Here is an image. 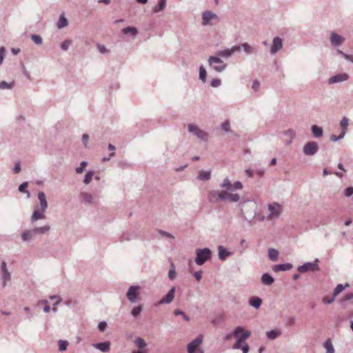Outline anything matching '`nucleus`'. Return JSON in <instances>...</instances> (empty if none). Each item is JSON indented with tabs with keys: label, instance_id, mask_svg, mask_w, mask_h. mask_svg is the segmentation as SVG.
<instances>
[{
	"label": "nucleus",
	"instance_id": "1",
	"mask_svg": "<svg viewBox=\"0 0 353 353\" xmlns=\"http://www.w3.org/2000/svg\"><path fill=\"white\" fill-rule=\"evenodd\" d=\"M221 187L225 188V190L222 191H210L208 194V200L210 202L216 203L221 201H228L230 202H237L240 199V196L236 193L230 192L233 189L241 190L243 185L240 181H236L232 184L228 178L223 180L221 184Z\"/></svg>",
	"mask_w": 353,
	"mask_h": 353
},
{
	"label": "nucleus",
	"instance_id": "7",
	"mask_svg": "<svg viewBox=\"0 0 353 353\" xmlns=\"http://www.w3.org/2000/svg\"><path fill=\"white\" fill-rule=\"evenodd\" d=\"M139 286H130L127 292V298L128 300L134 303L137 301L139 295Z\"/></svg>",
	"mask_w": 353,
	"mask_h": 353
},
{
	"label": "nucleus",
	"instance_id": "57",
	"mask_svg": "<svg viewBox=\"0 0 353 353\" xmlns=\"http://www.w3.org/2000/svg\"><path fill=\"white\" fill-rule=\"evenodd\" d=\"M168 276H169V278H170V279H172H172H174L175 278V276H176V272H175V271H174V268H172V269H170V271H169V274H168Z\"/></svg>",
	"mask_w": 353,
	"mask_h": 353
},
{
	"label": "nucleus",
	"instance_id": "20",
	"mask_svg": "<svg viewBox=\"0 0 353 353\" xmlns=\"http://www.w3.org/2000/svg\"><path fill=\"white\" fill-rule=\"evenodd\" d=\"M1 268L3 272V278L4 279L3 285H5L6 282L10 279V274L6 269V263L5 262L2 263Z\"/></svg>",
	"mask_w": 353,
	"mask_h": 353
},
{
	"label": "nucleus",
	"instance_id": "46",
	"mask_svg": "<svg viewBox=\"0 0 353 353\" xmlns=\"http://www.w3.org/2000/svg\"><path fill=\"white\" fill-rule=\"evenodd\" d=\"M21 237H22L23 240H24V241L29 240L31 237V232L27 231V232H23L21 235Z\"/></svg>",
	"mask_w": 353,
	"mask_h": 353
},
{
	"label": "nucleus",
	"instance_id": "64",
	"mask_svg": "<svg viewBox=\"0 0 353 353\" xmlns=\"http://www.w3.org/2000/svg\"><path fill=\"white\" fill-rule=\"evenodd\" d=\"M132 353H148V350L139 349V350L133 351Z\"/></svg>",
	"mask_w": 353,
	"mask_h": 353
},
{
	"label": "nucleus",
	"instance_id": "23",
	"mask_svg": "<svg viewBox=\"0 0 353 353\" xmlns=\"http://www.w3.org/2000/svg\"><path fill=\"white\" fill-rule=\"evenodd\" d=\"M268 256L272 261H276L279 257V252L277 250L271 248L268 250Z\"/></svg>",
	"mask_w": 353,
	"mask_h": 353
},
{
	"label": "nucleus",
	"instance_id": "30",
	"mask_svg": "<svg viewBox=\"0 0 353 353\" xmlns=\"http://www.w3.org/2000/svg\"><path fill=\"white\" fill-rule=\"evenodd\" d=\"M229 255V252L223 246L219 247V256L221 260H225Z\"/></svg>",
	"mask_w": 353,
	"mask_h": 353
},
{
	"label": "nucleus",
	"instance_id": "60",
	"mask_svg": "<svg viewBox=\"0 0 353 353\" xmlns=\"http://www.w3.org/2000/svg\"><path fill=\"white\" fill-rule=\"evenodd\" d=\"M50 299H52H52H57V301H56V302H55V303H54V305H58V304L61 301V300H62L61 297L57 296H50Z\"/></svg>",
	"mask_w": 353,
	"mask_h": 353
},
{
	"label": "nucleus",
	"instance_id": "2",
	"mask_svg": "<svg viewBox=\"0 0 353 353\" xmlns=\"http://www.w3.org/2000/svg\"><path fill=\"white\" fill-rule=\"evenodd\" d=\"M234 336L237 339L236 342L233 346L234 349H240L245 340L248 339L251 332L249 330H245L241 326L236 327L234 331Z\"/></svg>",
	"mask_w": 353,
	"mask_h": 353
},
{
	"label": "nucleus",
	"instance_id": "12",
	"mask_svg": "<svg viewBox=\"0 0 353 353\" xmlns=\"http://www.w3.org/2000/svg\"><path fill=\"white\" fill-rule=\"evenodd\" d=\"M174 292H175V288L173 287L170 289V290L168 292V293L164 297H163L162 299H161L159 301V302L157 303V305H161V304H164V303H171L174 299Z\"/></svg>",
	"mask_w": 353,
	"mask_h": 353
},
{
	"label": "nucleus",
	"instance_id": "24",
	"mask_svg": "<svg viewBox=\"0 0 353 353\" xmlns=\"http://www.w3.org/2000/svg\"><path fill=\"white\" fill-rule=\"evenodd\" d=\"M134 343L140 350H145V347L147 346V343L144 339L140 337H138L134 340Z\"/></svg>",
	"mask_w": 353,
	"mask_h": 353
},
{
	"label": "nucleus",
	"instance_id": "37",
	"mask_svg": "<svg viewBox=\"0 0 353 353\" xmlns=\"http://www.w3.org/2000/svg\"><path fill=\"white\" fill-rule=\"evenodd\" d=\"M49 230H50V226L49 225H46V226H43V227H40V228H34L33 230V232L43 234V233L47 232Z\"/></svg>",
	"mask_w": 353,
	"mask_h": 353
},
{
	"label": "nucleus",
	"instance_id": "3",
	"mask_svg": "<svg viewBox=\"0 0 353 353\" xmlns=\"http://www.w3.org/2000/svg\"><path fill=\"white\" fill-rule=\"evenodd\" d=\"M196 257L195 262L197 265H201L211 258L212 252L210 249H197L196 250Z\"/></svg>",
	"mask_w": 353,
	"mask_h": 353
},
{
	"label": "nucleus",
	"instance_id": "42",
	"mask_svg": "<svg viewBox=\"0 0 353 353\" xmlns=\"http://www.w3.org/2000/svg\"><path fill=\"white\" fill-rule=\"evenodd\" d=\"M199 77L200 79L203 81H205V79H206V71L205 70L201 67L200 68V71H199Z\"/></svg>",
	"mask_w": 353,
	"mask_h": 353
},
{
	"label": "nucleus",
	"instance_id": "38",
	"mask_svg": "<svg viewBox=\"0 0 353 353\" xmlns=\"http://www.w3.org/2000/svg\"><path fill=\"white\" fill-rule=\"evenodd\" d=\"M94 176V172H92V171H89L85 176V178H84V181L83 182L85 183V184H88L90 183V181H92V179Z\"/></svg>",
	"mask_w": 353,
	"mask_h": 353
},
{
	"label": "nucleus",
	"instance_id": "6",
	"mask_svg": "<svg viewBox=\"0 0 353 353\" xmlns=\"http://www.w3.org/2000/svg\"><path fill=\"white\" fill-rule=\"evenodd\" d=\"M209 63L217 72H221L225 68V65L223 63V61L216 57H210Z\"/></svg>",
	"mask_w": 353,
	"mask_h": 353
},
{
	"label": "nucleus",
	"instance_id": "56",
	"mask_svg": "<svg viewBox=\"0 0 353 353\" xmlns=\"http://www.w3.org/2000/svg\"><path fill=\"white\" fill-rule=\"evenodd\" d=\"M334 296L332 297V298H328V297H324L323 299V301L325 303H327V304H330V303H332L334 300Z\"/></svg>",
	"mask_w": 353,
	"mask_h": 353
},
{
	"label": "nucleus",
	"instance_id": "10",
	"mask_svg": "<svg viewBox=\"0 0 353 353\" xmlns=\"http://www.w3.org/2000/svg\"><path fill=\"white\" fill-rule=\"evenodd\" d=\"M203 24L204 26L210 24L212 20H214L216 22L219 21L218 16L211 11H205L202 14Z\"/></svg>",
	"mask_w": 353,
	"mask_h": 353
},
{
	"label": "nucleus",
	"instance_id": "26",
	"mask_svg": "<svg viewBox=\"0 0 353 353\" xmlns=\"http://www.w3.org/2000/svg\"><path fill=\"white\" fill-rule=\"evenodd\" d=\"M46 216L44 215V212H40L39 210H36L34 211L33 214L32 216V221H36L38 219H45Z\"/></svg>",
	"mask_w": 353,
	"mask_h": 353
},
{
	"label": "nucleus",
	"instance_id": "18",
	"mask_svg": "<svg viewBox=\"0 0 353 353\" xmlns=\"http://www.w3.org/2000/svg\"><path fill=\"white\" fill-rule=\"evenodd\" d=\"M343 41H344V39L341 36H340L336 33L332 34L331 42L333 45H335V46L340 45L343 42Z\"/></svg>",
	"mask_w": 353,
	"mask_h": 353
},
{
	"label": "nucleus",
	"instance_id": "51",
	"mask_svg": "<svg viewBox=\"0 0 353 353\" xmlns=\"http://www.w3.org/2000/svg\"><path fill=\"white\" fill-rule=\"evenodd\" d=\"M221 85V80L220 79H213L212 81H211V85L212 87H218L219 85Z\"/></svg>",
	"mask_w": 353,
	"mask_h": 353
},
{
	"label": "nucleus",
	"instance_id": "5",
	"mask_svg": "<svg viewBox=\"0 0 353 353\" xmlns=\"http://www.w3.org/2000/svg\"><path fill=\"white\" fill-rule=\"evenodd\" d=\"M282 210V207L281 205L274 203L272 204H270L268 205V211L269 214L268 215V218L269 219H274L277 218L279 214H281Z\"/></svg>",
	"mask_w": 353,
	"mask_h": 353
},
{
	"label": "nucleus",
	"instance_id": "13",
	"mask_svg": "<svg viewBox=\"0 0 353 353\" xmlns=\"http://www.w3.org/2000/svg\"><path fill=\"white\" fill-rule=\"evenodd\" d=\"M283 46V42L281 38L276 37L273 40V43L271 47L270 52L272 54L276 53Z\"/></svg>",
	"mask_w": 353,
	"mask_h": 353
},
{
	"label": "nucleus",
	"instance_id": "31",
	"mask_svg": "<svg viewBox=\"0 0 353 353\" xmlns=\"http://www.w3.org/2000/svg\"><path fill=\"white\" fill-rule=\"evenodd\" d=\"M81 197H82L83 201L85 203H92L94 202L92 196L89 193H86V192L82 193Z\"/></svg>",
	"mask_w": 353,
	"mask_h": 353
},
{
	"label": "nucleus",
	"instance_id": "41",
	"mask_svg": "<svg viewBox=\"0 0 353 353\" xmlns=\"http://www.w3.org/2000/svg\"><path fill=\"white\" fill-rule=\"evenodd\" d=\"M86 165H87V162H85V161H82V162L81 163L80 166H79V167H78V168L76 169V172H77V173H78V174H81V173L83 172V170H85V168Z\"/></svg>",
	"mask_w": 353,
	"mask_h": 353
},
{
	"label": "nucleus",
	"instance_id": "44",
	"mask_svg": "<svg viewBox=\"0 0 353 353\" xmlns=\"http://www.w3.org/2000/svg\"><path fill=\"white\" fill-rule=\"evenodd\" d=\"M141 311V306L135 307L132 310V314L134 316H138L140 314Z\"/></svg>",
	"mask_w": 353,
	"mask_h": 353
},
{
	"label": "nucleus",
	"instance_id": "36",
	"mask_svg": "<svg viewBox=\"0 0 353 353\" xmlns=\"http://www.w3.org/2000/svg\"><path fill=\"white\" fill-rule=\"evenodd\" d=\"M68 23V20L63 16H61L59 19L57 26L59 28H62L67 26Z\"/></svg>",
	"mask_w": 353,
	"mask_h": 353
},
{
	"label": "nucleus",
	"instance_id": "45",
	"mask_svg": "<svg viewBox=\"0 0 353 353\" xmlns=\"http://www.w3.org/2000/svg\"><path fill=\"white\" fill-rule=\"evenodd\" d=\"M71 43V41H69V40H66L65 41H63L61 44V49L63 50H67L69 48V46L70 45Z\"/></svg>",
	"mask_w": 353,
	"mask_h": 353
},
{
	"label": "nucleus",
	"instance_id": "40",
	"mask_svg": "<svg viewBox=\"0 0 353 353\" xmlns=\"http://www.w3.org/2000/svg\"><path fill=\"white\" fill-rule=\"evenodd\" d=\"M68 343L65 341H59V349L60 351H64L67 349Z\"/></svg>",
	"mask_w": 353,
	"mask_h": 353
},
{
	"label": "nucleus",
	"instance_id": "19",
	"mask_svg": "<svg viewBox=\"0 0 353 353\" xmlns=\"http://www.w3.org/2000/svg\"><path fill=\"white\" fill-rule=\"evenodd\" d=\"M292 265L290 263H285V264H281V265H276L273 267V270L274 272H279V271H286L289 270L292 268Z\"/></svg>",
	"mask_w": 353,
	"mask_h": 353
},
{
	"label": "nucleus",
	"instance_id": "54",
	"mask_svg": "<svg viewBox=\"0 0 353 353\" xmlns=\"http://www.w3.org/2000/svg\"><path fill=\"white\" fill-rule=\"evenodd\" d=\"M97 48L99 49V51L101 52V53H105V52H109L108 50H107L105 48V47L103 45H100V44H98L97 45Z\"/></svg>",
	"mask_w": 353,
	"mask_h": 353
},
{
	"label": "nucleus",
	"instance_id": "4",
	"mask_svg": "<svg viewBox=\"0 0 353 353\" xmlns=\"http://www.w3.org/2000/svg\"><path fill=\"white\" fill-rule=\"evenodd\" d=\"M203 341V336H198L194 340L190 342L187 347L188 353H203V351L199 348Z\"/></svg>",
	"mask_w": 353,
	"mask_h": 353
},
{
	"label": "nucleus",
	"instance_id": "21",
	"mask_svg": "<svg viewBox=\"0 0 353 353\" xmlns=\"http://www.w3.org/2000/svg\"><path fill=\"white\" fill-rule=\"evenodd\" d=\"M261 281L265 285H270L274 283V279L270 274L265 273L263 274Z\"/></svg>",
	"mask_w": 353,
	"mask_h": 353
},
{
	"label": "nucleus",
	"instance_id": "61",
	"mask_svg": "<svg viewBox=\"0 0 353 353\" xmlns=\"http://www.w3.org/2000/svg\"><path fill=\"white\" fill-rule=\"evenodd\" d=\"M241 348L242 349L243 353H248L249 351V346L246 343L245 345L242 344Z\"/></svg>",
	"mask_w": 353,
	"mask_h": 353
},
{
	"label": "nucleus",
	"instance_id": "63",
	"mask_svg": "<svg viewBox=\"0 0 353 353\" xmlns=\"http://www.w3.org/2000/svg\"><path fill=\"white\" fill-rule=\"evenodd\" d=\"M4 48H2L0 49V65L2 63L3 60V54H4Z\"/></svg>",
	"mask_w": 353,
	"mask_h": 353
},
{
	"label": "nucleus",
	"instance_id": "58",
	"mask_svg": "<svg viewBox=\"0 0 353 353\" xmlns=\"http://www.w3.org/2000/svg\"><path fill=\"white\" fill-rule=\"evenodd\" d=\"M295 323V319L293 317H290L287 320L286 325L291 326L293 325Z\"/></svg>",
	"mask_w": 353,
	"mask_h": 353
},
{
	"label": "nucleus",
	"instance_id": "16",
	"mask_svg": "<svg viewBox=\"0 0 353 353\" xmlns=\"http://www.w3.org/2000/svg\"><path fill=\"white\" fill-rule=\"evenodd\" d=\"M349 76L345 74H339L336 76L331 77L329 80L330 83H334L347 80Z\"/></svg>",
	"mask_w": 353,
	"mask_h": 353
},
{
	"label": "nucleus",
	"instance_id": "15",
	"mask_svg": "<svg viewBox=\"0 0 353 353\" xmlns=\"http://www.w3.org/2000/svg\"><path fill=\"white\" fill-rule=\"evenodd\" d=\"M38 199L40 202L41 210L43 212H45L48 208V203L46 198V194L43 192H40L38 194Z\"/></svg>",
	"mask_w": 353,
	"mask_h": 353
},
{
	"label": "nucleus",
	"instance_id": "28",
	"mask_svg": "<svg viewBox=\"0 0 353 353\" xmlns=\"http://www.w3.org/2000/svg\"><path fill=\"white\" fill-rule=\"evenodd\" d=\"M324 347L326 350V353H334V350L330 339H327L324 343Z\"/></svg>",
	"mask_w": 353,
	"mask_h": 353
},
{
	"label": "nucleus",
	"instance_id": "25",
	"mask_svg": "<svg viewBox=\"0 0 353 353\" xmlns=\"http://www.w3.org/2000/svg\"><path fill=\"white\" fill-rule=\"evenodd\" d=\"M340 124L343 129L342 132L341 133V137H343L346 133L347 127L349 124V121L346 117H343V119L341 121Z\"/></svg>",
	"mask_w": 353,
	"mask_h": 353
},
{
	"label": "nucleus",
	"instance_id": "32",
	"mask_svg": "<svg viewBox=\"0 0 353 353\" xmlns=\"http://www.w3.org/2000/svg\"><path fill=\"white\" fill-rule=\"evenodd\" d=\"M281 332L280 330H272L267 332V336L270 339H274L279 335H281Z\"/></svg>",
	"mask_w": 353,
	"mask_h": 353
},
{
	"label": "nucleus",
	"instance_id": "49",
	"mask_svg": "<svg viewBox=\"0 0 353 353\" xmlns=\"http://www.w3.org/2000/svg\"><path fill=\"white\" fill-rule=\"evenodd\" d=\"M39 304H45L46 305L44 307V309H43V310L46 312H49L50 311V305H48L47 304V301H46V300L40 301Z\"/></svg>",
	"mask_w": 353,
	"mask_h": 353
},
{
	"label": "nucleus",
	"instance_id": "34",
	"mask_svg": "<svg viewBox=\"0 0 353 353\" xmlns=\"http://www.w3.org/2000/svg\"><path fill=\"white\" fill-rule=\"evenodd\" d=\"M346 287H349V285L347 283L345 284V285L339 284L334 290V297L336 296L339 294H340Z\"/></svg>",
	"mask_w": 353,
	"mask_h": 353
},
{
	"label": "nucleus",
	"instance_id": "43",
	"mask_svg": "<svg viewBox=\"0 0 353 353\" xmlns=\"http://www.w3.org/2000/svg\"><path fill=\"white\" fill-rule=\"evenodd\" d=\"M32 41L36 43V44H41V42H42V39L40 36L39 35H32Z\"/></svg>",
	"mask_w": 353,
	"mask_h": 353
},
{
	"label": "nucleus",
	"instance_id": "27",
	"mask_svg": "<svg viewBox=\"0 0 353 353\" xmlns=\"http://www.w3.org/2000/svg\"><path fill=\"white\" fill-rule=\"evenodd\" d=\"M166 5V0H160L158 6H155L153 9V12L157 13L162 11L165 9Z\"/></svg>",
	"mask_w": 353,
	"mask_h": 353
},
{
	"label": "nucleus",
	"instance_id": "35",
	"mask_svg": "<svg viewBox=\"0 0 353 353\" xmlns=\"http://www.w3.org/2000/svg\"><path fill=\"white\" fill-rule=\"evenodd\" d=\"M199 179L203 180V181H206V180L210 179V171H204V170L201 171L199 173Z\"/></svg>",
	"mask_w": 353,
	"mask_h": 353
},
{
	"label": "nucleus",
	"instance_id": "39",
	"mask_svg": "<svg viewBox=\"0 0 353 353\" xmlns=\"http://www.w3.org/2000/svg\"><path fill=\"white\" fill-rule=\"evenodd\" d=\"M28 187V182H24L22 184H21L19 187V190L21 192H26L28 194V196H30V193L28 191L26 190V188Z\"/></svg>",
	"mask_w": 353,
	"mask_h": 353
},
{
	"label": "nucleus",
	"instance_id": "53",
	"mask_svg": "<svg viewBox=\"0 0 353 353\" xmlns=\"http://www.w3.org/2000/svg\"><path fill=\"white\" fill-rule=\"evenodd\" d=\"M106 327H107V323L104 321L100 322L98 325L99 330L101 332L104 331L105 329L106 328Z\"/></svg>",
	"mask_w": 353,
	"mask_h": 353
},
{
	"label": "nucleus",
	"instance_id": "59",
	"mask_svg": "<svg viewBox=\"0 0 353 353\" xmlns=\"http://www.w3.org/2000/svg\"><path fill=\"white\" fill-rule=\"evenodd\" d=\"M203 272L201 271L196 272L194 274V276H195L196 279L199 281L201 279Z\"/></svg>",
	"mask_w": 353,
	"mask_h": 353
},
{
	"label": "nucleus",
	"instance_id": "62",
	"mask_svg": "<svg viewBox=\"0 0 353 353\" xmlns=\"http://www.w3.org/2000/svg\"><path fill=\"white\" fill-rule=\"evenodd\" d=\"M14 171L15 173H19L21 171V165L19 163L15 164Z\"/></svg>",
	"mask_w": 353,
	"mask_h": 353
},
{
	"label": "nucleus",
	"instance_id": "14",
	"mask_svg": "<svg viewBox=\"0 0 353 353\" xmlns=\"http://www.w3.org/2000/svg\"><path fill=\"white\" fill-rule=\"evenodd\" d=\"M240 49H241V46H233L230 50L228 49V50H222V51H219L217 52V55L221 56V57H228L231 56L236 51L240 50Z\"/></svg>",
	"mask_w": 353,
	"mask_h": 353
},
{
	"label": "nucleus",
	"instance_id": "22",
	"mask_svg": "<svg viewBox=\"0 0 353 353\" xmlns=\"http://www.w3.org/2000/svg\"><path fill=\"white\" fill-rule=\"evenodd\" d=\"M122 32L125 34H130V35H132V37H135L137 36V34H138V30L136 28L134 27H127V28H125L122 30Z\"/></svg>",
	"mask_w": 353,
	"mask_h": 353
},
{
	"label": "nucleus",
	"instance_id": "29",
	"mask_svg": "<svg viewBox=\"0 0 353 353\" xmlns=\"http://www.w3.org/2000/svg\"><path fill=\"white\" fill-rule=\"evenodd\" d=\"M262 303V300L258 297H253L250 300V303L255 308H259Z\"/></svg>",
	"mask_w": 353,
	"mask_h": 353
},
{
	"label": "nucleus",
	"instance_id": "11",
	"mask_svg": "<svg viewBox=\"0 0 353 353\" xmlns=\"http://www.w3.org/2000/svg\"><path fill=\"white\" fill-rule=\"evenodd\" d=\"M319 269L316 263H306L298 268V271L301 273L306 272L307 271H316Z\"/></svg>",
	"mask_w": 353,
	"mask_h": 353
},
{
	"label": "nucleus",
	"instance_id": "52",
	"mask_svg": "<svg viewBox=\"0 0 353 353\" xmlns=\"http://www.w3.org/2000/svg\"><path fill=\"white\" fill-rule=\"evenodd\" d=\"M338 52L339 54H341L346 59L353 62V55L346 54L343 53V52H341L340 50H338Z\"/></svg>",
	"mask_w": 353,
	"mask_h": 353
},
{
	"label": "nucleus",
	"instance_id": "8",
	"mask_svg": "<svg viewBox=\"0 0 353 353\" xmlns=\"http://www.w3.org/2000/svg\"><path fill=\"white\" fill-rule=\"evenodd\" d=\"M188 130L190 132L195 134L197 137L201 139H206L208 137V133L199 129L196 125L194 124L188 125Z\"/></svg>",
	"mask_w": 353,
	"mask_h": 353
},
{
	"label": "nucleus",
	"instance_id": "55",
	"mask_svg": "<svg viewBox=\"0 0 353 353\" xmlns=\"http://www.w3.org/2000/svg\"><path fill=\"white\" fill-rule=\"evenodd\" d=\"M353 298V294L352 293H348L347 294H345L342 299H341V301H348V300H350Z\"/></svg>",
	"mask_w": 353,
	"mask_h": 353
},
{
	"label": "nucleus",
	"instance_id": "50",
	"mask_svg": "<svg viewBox=\"0 0 353 353\" xmlns=\"http://www.w3.org/2000/svg\"><path fill=\"white\" fill-rule=\"evenodd\" d=\"M352 194H353V187H349L345 190V196H350Z\"/></svg>",
	"mask_w": 353,
	"mask_h": 353
},
{
	"label": "nucleus",
	"instance_id": "47",
	"mask_svg": "<svg viewBox=\"0 0 353 353\" xmlns=\"http://www.w3.org/2000/svg\"><path fill=\"white\" fill-rule=\"evenodd\" d=\"M221 128L224 131H225V132H229L230 131V123H229V121H226L223 123H222Z\"/></svg>",
	"mask_w": 353,
	"mask_h": 353
},
{
	"label": "nucleus",
	"instance_id": "48",
	"mask_svg": "<svg viewBox=\"0 0 353 353\" xmlns=\"http://www.w3.org/2000/svg\"><path fill=\"white\" fill-rule=\"evenodd\" d=\"M241 47H242V48H243V50H244L246 52H248V53H250V52H252V49L251 46H249L248 43H243V44H242V46H241Z\"/></svg>",
	"mask_w": 353,
	"mask_h": 353
},
{
	"label": "nucleus",
	"instance_id": "33",
	"mask_svg": "<svg viewBox=\"0 0 353 353\" xmlns=\"http://www.w3.org/2000/svg\"><path fill=\"white\" fill-rule=\"evenodd\" d=\"M312 131L314 136L316 137H320L323 134L322 129L315 125L312 127Z\"/></svg>",
	"mask_w": 353,
	"mask_h": 353
},
{
	"label": "nucleus",
	"instance_id": "17",
	"mask_svg": "<svg viewBox=\"0 0 353 353\" xmlns=\"http://www.w3.org/2000/svg\"><path fill=\"white\" fill-rule=\"evenodd\" d=\"M93 346L103 352H107L110 349V343L109 341L94 343Z\"/></svg>",
	"mask_w": 353,
	"mask_h": 353
},
{
	"label": "nucleus",
	"instance_id": "9",
	"mask_svg": "<svg viewBox=\"0 0 353 353\" xmlns=\"http://www.w3.org/2000/svg\"><path fill=\"white\" fill-rule=\"evenodd\" d=\"M318 150V144L314 142H308L303 147V152L306 155H314Z\"/></svg>",
	"mask_w": 353,
	"mask_h": 353
}]
</instances>
